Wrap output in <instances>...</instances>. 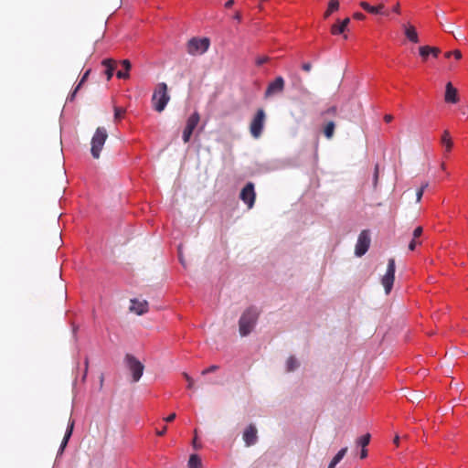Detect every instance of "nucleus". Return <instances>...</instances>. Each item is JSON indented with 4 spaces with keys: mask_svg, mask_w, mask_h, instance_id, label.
Returning a JSON list of instances; mask_svg holds the SVG:
<instances>
[{
    "mask_svg": "<svg viewBox=\"0 0 468 468\" xmlns=\"http://www.w3.org/2000/svg\"><path fill=\"white\" fill-rule=\"evenodd\" d=\"M259 315V311L253 306L247 308L242 313L239 320V332L241 336H247L253 331Z\"/></svg>",
    "mask_w": 468,
    "mask_h": 468,
    "instance_id": "1",
    "label": "nucleus"
},
{
    "mask_svg": "<svg viewBox=\"0 0 468 468\" xmlns=\"http://www.w3.org/2000/svg\"><path fill=\"white\" fill-rule=\"evenodd\" d=\"M167 90L168 88L166 83L160 82L156 85L154 90L152 96V104L153 108L158 112H162L170 101V96L167 92Z\"/></svg>",
    "mask_w": 468,
    "mask_h": 468,
    "instance_id": "2",
    "label": "nucleus"
},
{
    "mask_svg": "<svg viewBox=\"0 0 468 468\" xmlns=\"http://www.w3.org/2000/svg\"><path fill=\"white\" fill-rule=\"evenodd\" d=\"M108 138L107 131L104 127H98L95 133L91 138V148L90 153L93 158L98 159L101 154V151Z\"/></svg>",
    "mask_w": 468,
    "mask_h": 468,
    "instance_id": "3",
    "label": "nucleus"
},
{
    "mask_svg": "<svg viewBox=\"0 0 468 468\" xmlns=\"http://www.w3.org/2000/svg\"><path fill=\"white\" fill-rule=\"evenodd\" d=\"M266 120V113L263 109H258L250 123L251 136L258 139L261 136Z\"/></svg>",
    "mask_w": 468,
    "mask_h": 468,
    "instance_id": "4",
    "label": "nucleus"
},
{
    "mask_svg": "<svg viewBox=\"0 0 468 468\" xmlns=\"http://www.w3.org/2000/svg\"><path fill=\"white\" fill-rule=\"evenodd\" d=\"M210 41L207 37H192L186 45L188 54L192 56L202 55L207 51Z\"/></svg>",
    "mask_w": 468,
    "mask_h": 468,
    "instance_id": "5",
    "label": "nucleus"
},
{
    "mask_svg": "<svg viewBox=\"0 0 468 468\" xmlns=\"http://www.w3.org/2000/svg\"><path fill=\"white\" fill-rule=\"evenodd\" d=\"M125 362L133 375V381H139L144 373V365L135 356L130 354L125 356Z\"/></svg>",
    "mask_w": 468,
    "mask_h": 468,
    "instance_id": "6",
    "label": "nucleus"
},
{
    "mask_svg": "<svg viewBox=\"0 0 468 468\" xmlns=\"http://www.w3.org/2000/svg\"><path fill=\"white\" fill-rule=\"evenodd\" d=\"M395 260L391 258L388 260L387 271L381 279V283L385 289L386 294H388L391 292L395 281Z\"/></svg>",
    "mask_w": 468,
    "mask_h": 468,
    "instance_id": "7",
    "label": "nucleus"
},
{
    "mask_svg": "<svg viewBox=\"0 0 468 468\" xmlns=\"http://www.w3.org/2000/svg\"><path fill=\"white\" fill-rule=\"evenodd\" d=\"M200 121V116H199V113L195 112L194 113H192L187 121H186V125L183 131V141L184 143H188L190 138H191V135L193 133V131L196 129V127L197 126L198 122Z\"/></svg>",
    "mask_w": 468,
    "mask_h": 468,
    "instance_id": "8",
    "label": "nucleus"
},
{
    "mask_svg": "<svg viewBox=\"0 0 468 468\" xmlns=\"http://www.w3.org/2000/svg\"><path fill=\"white\" fill-rule=\"evenodd\" d=\"M370 245V238L367 230H362L358 236L356 244L355 253L356 256H363L368 250Z\"/></svg>",
    "mask_w": 468,
    "mask_h": 468,
    "instance_id": "9",
    "label": "nucleus"
},
{
    "mask_svg": "<svg viewBox=\"0 0 468 468\" xmlns=\"http://www.w3.org/2000/svg\"><path fill=\"white\" fill-rule=\"evenodd\" d=\"M239 197L248 206L249 208H251L253 207L256 198L253 183L249 182L241 189Z\"/></svg>",
    "mask_w": 468,
    "mask_h": 468,
    "instance_id": "10",
    "label": "nucleus"
},
{
    "mask_svg": "<svg viewBox=\"0 0 468 468\" xmlns=\"http://www.w3.org/2000/svg\"><path fill=\"white\" fill-rule=\"evenodd\" d=\"M285 86V82L282 77L279 76L275 78V80L269 83L264 97L269 98L275 94H280L283 91Z\"/></svg>",
    "mask_w": 468,
    "mask_h": 468,
    "instance_id": "11",
    "label": "nucleus"
},
{
    "mask_svg": "<svg viewBox=\"0 0 468 468\" xmlns=\"http://www.w3.org/2000/svg\"><path fill=\"white\" fill-rule=\"evenodd\" d=\"M257 429L253 424H250L243 432V440L246 446L250 447L257 442Z\"/></svg>",
    "mask_w": 468,
    "mask_h": 468,
    "instance_id": "12",
    "label": "nucleus"
},
{
    "mask_svg": "<svg viewBox=\"0 0 468 468\" xmlns=\"http://www.w3.org/2000/svg\"><path fill=\"white\" fill-rule=\"evenodd\" d=\"M130 311L138 315H142L148 312V303L145 300L139 301L137 299H132Z\"/></svg>",
    "mask_w": 468,
    "mask_h": 468,
    "instance_id": "13",
    "label": "nucleus"
},
{
    "mask_svg": "<svg viewBox=\"0 0 468 468\" xmlns=\"http://www.w3.org/2000/svg\"><path fill=\"white\" fill-rule=\"evenodd\" d=\"M444 100L448 103H456L459 101L458 90L452 86V82H448L445 86Z\"/></svg>",
    "mask_w": 468,
    "mask_h": 468,
    "instance_id": "14",
    "label": "nucleus"
},
{
    "mask_svg": "<svg viewBox=\"0 0 468 468\" xmlns=\"http://www.w3.org/2000/svg\"><path fill=\"white\" fill-rule=\"evenodd\" d=\"M74 424H75L74 420L69 418V422H68V426H67V430H66V432H65V435H64V438H63V440L61 441V444H60V447H59V450H58V453H62L64 449H65V447L67 446L68 441H69V438L72 435L73 429H74Z\"/></svg>",
    "mask_w": 468,
    "mask_h": 468,
    "instance_id": "15",
    "label": "nucleus"
},
{
    "mask_svg": "<svg viewBox=\"0 0 468 468\" xmlns=\"http://www.w3.org/2000/svg\"><path fill=\"white\" fill-rule=\"evenodd\" d=\"M360 6L367 12L374 15L382 14L388 15L384 12L385 5L384 4H379L377 6L370 5L367 2H361Z\"/></svg>",
    "mask_w": 468,
    "mask_h": 468,
    "instance_id": "16",
    "label": "nucleus"
},
{
    "mask_svg": "<svg viewBox=\"0 0 468 468\" xmlns=\"http://www.w3.org/2000/svg\"><path fill=\"white\" fill-rule=\"evenodd\" d=\"M403 28H404V34L410 41H411L413 43H418L420 41L416 28L413 26L403 25Z\"/></svg>",
    "mask_w": 468,
    "mask_h": 468,
    "instance_id": "17",
    "label": "nucleus"
},
{
    "mask_svg": "<svg viewBox=\"0 0 468 468\" xmlns=\"http://www.w3.org/2000/svg\"><path fill=\"white\" fill-rule=\"evenodd\" d=\"M101 64L106 68L105 74L107 76V80H110L113 76L116 61L111 58H106L102 60Z\"/></svg>",
    "mask_w": 468,
    "mask_h": 468,
    "instance_id": "18",
    "label": "nucleus"
},
{
    "mask_svg": "<svg viewBox=\"0 0 468 468\" xmlns=\"http://www.w3.org/2000/svg\"><path fill=\"white\" fill-rule=\"evenodd\" d=\"M121 66L124 68V71L118 70L116 73V76L118 79H128L129 78V71L131 69V62L128 59H123L121 61Z\"/></svg>",
    "mask_w": 468,
    "mask_h": 468,
    "instance_id": "19",
    "label": "nucleus"
},
{
    "mask_svg": "<svg viewBox=\"0 0 468 468\" xmlns=\"http://www.w3.org/2000/svg\"><path fill=\"white\" fill-rule=\"evenodd\" d=\"M441 144L444 146L445 152H447V153L451 152V150L453 146V142L451 138L449 131L445 130L443 132L441 138Z\"/></svg>",
    "mask_w": 468,
    "mask_h": 468,
    "instance_id": "20",
    "label": "nucleus"
},
{
    "mask_svg": "<svg viewBox=\"0 0 468 468\" xmlns=\"http://www.w3.org/2000/svg\"><path fill=\"white\" fill-rule=\"evenodd\" d=\"M90 73V69H87L84 74L82 75L79 84L77 85V87L75 88V90L72 91V93L68 97V100L69 101H73L75 96H76V93L77 91L79 90V89L83 85V83L87 80L89 75Z\"/></svg>",
    "mask_w": 468,
    "mask_h": 468,
    "instance_id": "21",
    "label": "nucleus"
},
{
    "mask_svg": "<svg viewBox=\"0 0 468 468\" xmlns=\"http://www.w3.org/2000/svg\"><path fill=\"white\" fill-rule=\"evenodd\" d=\"M335 123L333 121L328 122L324 127V134L327 139H331L335 133Z\"/></svg>",
    "mask_w": 468,
    "mask_h": 468,
    "instance_id": "22",
    "label": "nucleus"
},
{
    "mask_svg": "<svg viewBox=\"0 0 468 468\" xmlns=\"http://www.w3.org/2000/svg\"><path fill=\"white\" fill-rule=\"evenodd\" d=\"M338 8H339V2L337 0H334V1L330 0L328 7L324 15V18L329 17V16L332 13H334L335 11L338 10Z\"/></svg>",
    "mask_w": 468,
    "mask_h": 468,
    "instance_id": "23",
    "label": "nucleus"
},
{
    "mask_svg": "<svg viewBox=\"0 0 468 468\" xmlns=\"http://www.w3.org/2000/svg\"><path fill=\"white\" fill-rule=\"evenodd\" d=\"M299 367V363L294 356H290L286 361L287 372L294 371Z\"/></svg>",
    "mask_w": 468,
    "mask_h": 468,
    "instance_id": "24",
    "label": "nucleus"
},
{
    "mask_svg": "<svg viewBox=\"0 0 468 468\" xmlns=\"http://www.w3.org/2000/svg\"><path fill=\"white\" fill-rule=\"evenodd\" d=\"M201 466V460L197 454H192L188 460L189 468H199Z\"/></svg>",
    "mask_w": 468,
    "mask_h": 468,
    "instance_id": "25",
    "label": "nucleus"
},
{
    "mask_svg": "<svg viewBox=\"0 0 468 468\" xmlns=\"http://www.w3.org/2000/svg\"><path fill=\"white\" fill-rule=\"evenodd\" d=\"M370 438H371L370 434L367 433V434L359 437L356 441V443L357 446H360L361 448H366L369 444Z\"/></svg>",
    "mask_w": 468,
    "mask_h": 468,
    "instance_id": "26",
    "label": "nucleus"
},
{
    "mask_svg": "<svg viewBox=\"0 0 468 468\" xmlns=\"http://www.w3.org/2000/svg\"><path fill=\"white\" fill-rule=\"evenodd\" d=\"M345 31H346V28H344V27L338 22V20L336 21V23L332 25L331 29H330L331 34L334 36L341 35Z\"/></svg>",
    "mask_w": 468,
    "mask_h": 468,
    "instance_id": "27",
    "label": "nucleus"
},
{
    "mask_svg": "<svg viewBox=\"0 0 468 468\" xmlns=\"http://www.w3.org/2000/svg\"><path fill=\"white\" fill-rule=\"evenodd\" d=\"M347 452V447L342 448L332 459L331 463H334V465H336L346 455Z\"/></svg>",
    "mask_w": 468,
    "mask_h": 468,
    "instance_id": "28",
    "label": "nucleus"
},
{
    "mask_svg": "<svg viewBox=\"0 0 468 468\" xmlns=\"http://www.w3.org/2000/svg\"><path fill=\"white\" fill-rule=\"evenodd\" d=\"M419 53L420 56L422 58V59L425 61L427 60L430 53V46H421L419 48Z\"/></svg>",
    "mask_w": 468,
    "mask_h": 468,
    "instance_id": "29",
    "label": "nucleus"
},
{
    "mask_svg": "<svg viewBox=\"0 0 468 468\" xmlns=\"http://www.w3.org/2000/svg\"><path fill=\"white\" fill-rule=\"evenodd\" d=\"M124 112H125V111L123 109L115 107L114 108V119L116 121L122 119V116L124 115Z\"/></svg>",
    "mask_w": 468,
    "mask_h": 468,
    "instance_id": "30",
    "label": "nucleus"
},
{
    "mask_svg": "<svg viewBox=\"0 0 468 468\" xmlns=\"http://www.w3.org/2000/svg\"><path fill=\"white\" fill-rule=\"evenodd\" d=\"M270 60V57L268 56H261V57H258L255 60V63L257 66H261L263 65L264 63L268 62Z\"/></svg>",
    "mask_w": 468,
    "mask_h": 468,
    "instance_id": "31",
    "label": "nucleus"
},
{
    "mask_svg": "<svg viewBox=\"0 0 468 468\" xmlns=\"http://www.w3.org/2000/svg\"><path fill=\"white\" fill-rule=\"evenodd\" d=\"M183 377L187 381V388L192 389L194 388V379L186 372L183 373Z\"/></svg>",
    "mask_w": 468,
    "mask_h": 468,
    "instance_id": "32",
    "label": "nucleus"
},
{
    "mask_svg": "<svg viewBox=\"0 0 468 468\" xmlns=\"http://www.w3.org/2000/svg\"><path fill=\"white\" fill-rule=\"evenodd\" d=\"M430 53L431 55H432L434 58H437L439 56V54L441 53V49L439 48H436V47H431L430 46Z\"/></svg>",
    "mask_w": 468,
    "mask_h": 468,
    "instance_id": "33",
    "label": "nucleus"
},
{
    "mask_svg": "<svg viewBox=\"0 0 468 468\" xmlns=\"http://www.w3.org/2000/svg\"><path fill=\"white\" fill-rule=\"evenodd\" d=\"M218 368V366H210L209 367L206 368L205 370L202 371V375H207L208 373H211V372H214L216 371L217 369Z\"/></svg>",
    "mask_w": 468,
    "mask_h": 468,
    "instance_id": "34",
    "label": "nucleus"
},
{
    "mask_svg": "<svg viewBox=\"0 0 468 468\" xmlns=\"http://www.w3.org/2000/svg\"><path fill=\"white\" fill-rule=\"evenodd\" d=\"M322 114H330V115H333L335 116L336 114V108L335 106L333 107H330L329 109H327L325 112H322Z\"/></svg>",
    "mask_w": 468,
    "mask_h": 468,
    "instance_id": "35",
    "label": "nucleus"
},
{
    "mask_svg": "<svg viewBox=\"0 0 468 468\" xmlns=\"http://www.w3.org/2000/svg\"><path fill=\"white\" fill-rule=\"evenodd\" d=\"M422 228L421 227H418L414 229L413 231V239H417L419 238L421 234H422Z\"/></svg>",
    "mask_w": 468,
    "mask_h": 468,
    "instance_id": "36",
    "label": "nucleus"
},
{
    "mask_svg": "<svg viewBox=\"0 0 468 468\" xmlns=\"http://www.w3.org/2000/svg\"><path fill=\"white\" fill-rule=\"evenodd\" d=\"M338 22L344 27V28H346V30H347L348 25L350 23V18L346 17L342 21L338 19Z\"/></svg>",
    "mask_w": 468,
    "mask_h": 468,
    "instance_id": "37",
    "label": "nucleus"
},
{
    "mask_svg": "<svg viewBox=\"0 0 468 468\" xmlns=\"http://www.w3.org/2000/svg\"><path fill=\"white\" fill-rule=\"evenodd\" d=\"M353 16L355 19H357V20H364L366 18V16L359 12L355 13Z\"/></svg>",
    "mask_w": 468,
    "mask_h": 468,
    "instance_id": "38",
    "label": "nucleus"
},
{
    "mask_svg": "<svg viewBox=\"0 0 468 468\" xmlns=\"http://www.w3.org/2000/svg\"><path fill=\"white\" fill-rule=\"evenodd\" d=\"M452 56H454L455 59L459 60L462 58V52L458 49L452 51Z\"/></svg>",
    "mask_w": 468,
    "mask_h": 468,
    "instance_id": "39",
    "label": "nucleus"
},
{
    "mask_svg": "<svg viewBox=\"0 0 468 468\" xmlns=\"http://www.w3.org/2000/svg\"><path fill=\"white\" fill-rule=\"evenodd\" d=\"M302 69L304 70V71H310L311 69H312V64L310 62H306V63H303V66H302Z\"/></svg>",
    "mask_w": 468,
    "mask_h": 468,
    "instance_id": "40",
    "label": "nucleus"
},
{
    "mask_svg": "<svg viewBox=\"0 0 468 468\" xmlns=\"http://www.w3.org/2000/svg\"><path fill=\"white\" fill-rule=\"evenodd\" d=\"M422 196H423L422 189H418V191L416 193V201L420 202Z\"/></svg>",
    "mask_w": 468,
    "mask_h": 468,
    "instance_id": "41",
    "label": "nucleus"
},
{
    "mask_svg": "<svg viewBox=\"0 0 468 468\" xmlns=\"http://www.w3.org/2000/svg\"><path fill=\"white\" fill-rule=\"evenodd\" d=\"M416 245H417V241H416V239H412V240H411V241L410 242V244H409V249H410V250H415V248H416Z\"/></svg>",
    "mask_w": 468,
    "mask_h": 468,
    "instance_id": "42",
    "label": "nucleus"
},
{
    "mask_svg": "<svg viewBox=\"0 0 468 468\" xmlns=\"http://www.w3.org/2000/svg\"><path fill=\"white\" fill-rule=\"evenodd\" d=\"M392 11L396 14H400V5H399V3H397L393 8H392Z\"/></svg>",
    "mask_w": 468,
    "mask_h": 468,
    "instance_id": "43",
    "label": "nucleus"
},
{
    "mask_svg": "<svg viewBox=\"0 0 468 468\" xmlns=\"http://www.w3.org/2000/svg\"><path fill=\"white\" fill-rule=\"evenodd\" d=\"M176 413H171L168 417L165 419V421L171 422L176 419Z\"/></svg>",
    "mask_w": 468,
    "mask_h": 468,
    "instance_id": "44",
    "label": "nucleus"
},
{
    "mask_svg": "<svg viewBox=\"0 0 468 468\" xmlns=\"http://www.w3.org/2000/svg\"><path fill=\"white\" fill-rule=\"evenodd\" d=\"M367 456V450L366 448H362L360 452V458L365 459Z\"/></svg>",
    "mask_w": 468,
    "mask_h": 468,
    "instance_id": "45",
    "label": "nucleus"
},
{
    "mask_svg": "<svg viewBox=\"0 0 468 468\" xmlns=\"http://www.w3.org/2000/svg\"><path fill=\"white\" fill-rule=\"evenodd\" d=\"M392 120H393V116H392L391 114H386V115L384 116V121H385L386 122H390Z\"/></svg>",
    "mask_w": 468,
    "mask_h": 468,
    "instance_id": "46",
    "label": "nucleus"
},
{
    "mask_svg": "<svg viewBox=\"0 0 468 468\" xmlns=\"http://www.w3.org/2000/svg\"><path fill=\"white\" fill-rule=\"evenodd\" d=\"M167 427L164 426V428L157 431V435L163 436L166 432Z\"/></svg>",
    "mask_w": 468,
    "mask_h": 468,
    "instance_id": "47",
    "label": "nucleus"
},
{
    "mask_svg": "<svg viewBox=\"0 0 468 468\" xmlns=\"http://www.w3.org/2000/svg\"><path fill=\"white\" fill-rule=\"evenodd\" d=\"M234 19H236L238 22L241 21V14L239 12H236L234 15Z\"/></svg>",
    "mask_w": 468,
    "mask_h": 468,
    "instance_id": "48",
    "label": "nucleus"
},
{
    "mask_svg": "<svg viewBox=\"0 0 468 468\" xmlns=\"http://www.w3.org/2000/svg\"><path fill=\"white\" fill-rule=\"evenodd\" d=\"M233 5H234V0H229L228 2H226L225 7L230 8Z\"/></svg>",
    "mask_w": 468,
    "mask_h": 468,
    "instance_id": "49",
    "label": "nucleus"
},
{
    "mask_svg": "<svg viewBox=\"0 0 468 468\" xmlns=\"http://www.w3.org/2000/svg\"><path fill=\"white\" fill-rule=\"evenodd\" d=\"M428 183H424L419 189H422V192L424 193V190L428 187Z\"/></svg>",
    "mask_w": 468,
    "mask_h": 468,
    "instance_id": "50",
    "label": "nucleus"
},
{
    "mask_svg": "<svg viewBox=\"0 0 468 468\" xmlns=\"http://www.w3.org/2000/svg\"><path fill=\"white\" fill-rule=\"evenodd\" d=\"M445 58H449L451 56H452V51H448L444 54Z\"/></svg>",
    "mask_w": 468,
    "mask_h": 468,
    "instance_id": "51",
    "label": "nucleus"
},
{
    "mask_svg": "<svg viewBox=\"0 0 468 468\" xmlns=\"http://www.w3.org/2000/svg\"><path fill=\"white\" fill-rule=\"evenodd\" d=\"M399 436H396L394 438V443L398 446L399 445Z\"/></svg>",
    "mask_w": 468,
    "mask_h": 468,
    "instance_id": "52",
    "label": "nucleus"
},
{
    "mask_svg": "<svg viewBox=\"0 0 468 468\" xmlns=\"http://www.w3.org/2000/svg\"><path fill=\"white\" fill-rule=\"evenodd\" d=\"M88 364H89V362H88V358H86V360H85V367H86V368H85V374L87 373V370H88Z\"/></svg>",
    "mask_w": 468,
    "mask_h": 468,
    "instance_id": "53",
    "label": "nucleus"
},
{
    "mask_svg": "<svg viewBox=\"0 0 468 468\" xmlns=\"http://www.w3.org/2000/svg\"><path fill=\"white\" fill-rule=\"evenodd\" d=\"M258 8L260 11H262L263 10V5L261 3H260V5H258Z\"/></svg>",
    "mask_w": 468,
    "mask_h": 468,
    "instance_id": "54",
    "label": "nucleus"
},
{
    "mask_svg": "<svg viewBox=\"0 0 468 468\" xmlns=\"http://www.w3.org/2000/svg\"><path fill=\"white\" fill-rule=\"evenodd\" d=\"M335 465H334V463H331L328 465V468H335Z\"/></svg>",
    "mask_w": 468,
    "mask_h": 468,
    "instance_id": "55",
    "label": "nucleus"
},
{
    "mask_svg": "<svg viewBox=\"0 0 468 468\" xmlns=\"http://www.w3.org/2000/svg\"><path fill=\"white\" fill-rule=\"evenodd\" d=\"M103 384V376L101 377V386Z\"/></svg>",
    "mask_w": 468,
    "mask_h": 468,
    "instance_id": "56",
    "label": "nucleus"
},
{
    "mask_svg": "<svg viewBox=\"0 0 468 468\" xmlns=\"http://www.w3.org/2000/svg\"><path fill=\"white\" fill-rule=\"evenodd\" d=\"M193 444L196 447V444H197L196 438L193 440Z\"/></svg>",
    "mask_w": 468,
    "mask_h": 468,
    "instance_id": "57",
    "label": "nucleus"
},
{
    "mask_svg": "<svg viewBox=\"0 0 468 468\" xmlns=\"http://www.w3.org/2000/svg\"><path fill=\"white\" fill-rule=\"evenodd\" d=\"M445 168V165L444 163L441 164V169H444Z\"/></svg>",
    "mask_w": 468,
    "mask_h": 468,
    "instance_id": "58",
    "label": "nucleus"
}]
</instances>
